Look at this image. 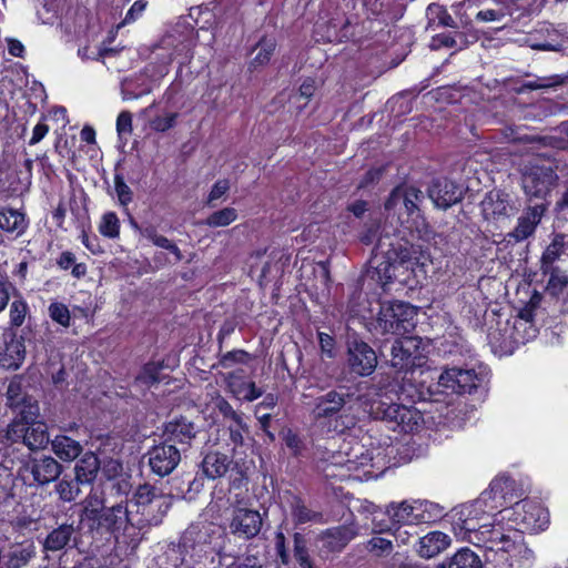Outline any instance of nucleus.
<instances>
[{
	"label": "nucleus",
	"mask_w": 568,
	"mask_h": 568,
	"mask_svg": "<svg viewBox=\"0 0 568 568\" xmlns=\"http://www.w3.org/2000/svg\"><path fill=\"white\" fill-rule=\"evenodd\" d=\"M213 405L214 408L223 415V417L230 418L234 423H241L242 415L236 413L231 404L216 392L215 396L213 397Z\"/></svg>",
	"instance_id": "nucleus-53"
},
{
	"label": "nucleus",
	"mask_w": 568,
	"mask_h": 568,
	"mask_svg": "<svg viewBox=\"0 0 568 568\" xmlns=\"http://www.w3.org/2000/svg\"><path fill=\"white\" fill-rule=\"evenodd\" d=\"M196 426L185 417L175 418L165 424L163 430V440L169 444H180L183 447L181 452L191 445L196 437Z\"/></svg>",
	"instance_id": "nucleus-20"
},
{
	"label": "nucleus",
	"mask_w": 568,
	"mask_h": 568,
	"mask_svg": "<svg viewBox=\"0 0 568 568\" xmlns=\"http://www.w3.org/2000/svg\"><path fill=\"white\" fill-rule=\"evenodd\" d=\"M23 402L21 383L11 381L7 388V404L12 408H18Z\"/></svg>",
	"instance_id": "nucleus-55"
},
{
	"label": "nucleus",
	"mask_w": 568,
	"mask_h": 568,
	"mask_svg": "<svg viewBox=\"0 0 568 568\" xmlns=\"http://www.w3.org/2000/svg\"><path fill=\"white\" fill-rule=\"evenodd\" d=\"M99 231L103 236L115 239L120 234V220L114 212H108L102 215Z\"/></svg>",
	"instance_id": "nucleus-48"
},
{
	"label": "nucleus",
	"mask_w": 568,
	"mask_h": 568,
	"mask_svg": "<svg viewBox=\"0 0 568 568\" xmlns=\"http://www.w3.org/2000/svg\"><path fill=\"white\" fill-rule=\"evenodd\" d=\"M161 371L162 365L160 363H148L135 377L134 384L149 388L162 381Z\"/></svg>",
	"instance_id": "nucleus-43"
},
{
	"label": "nucleus",
	"mask_w": 568,
	"mask_h": 568,
	"mask_svg": "<svg viewBox=\"0 0 568 568\" xmlns=\"http://www.w3.org/2000/svg\"><path fill=\"white\" fill-rule=\"evenodd\" d=\"M32 541L16 542L2 554L1 568H23L36 557Z\"/></svg>",
	"instance_id": "nucleus-22"
},
{
	"label": "nucleus",
	"mask_w": 568,
	"mask_h": 568,
	"mask_svg": "<svg viewBox=\"0 0 568 568\" xmlns=\"http://www.w3.org/2000/svg\"><path fill=\"white\" fill-rule=\"evenodd\" d=\"M448 568H483L480 557L468 547L460 548L449 559Z\"/></svg>",
	"instance_id": "nucleus-39"
},
{
	"label": "nucleus",
	"mask_w": 568,
	"mask_h": 568,
	"mask_svg": "<svg viewBox=\"0 0 568 568\" xmlns=\"http://www.w3.org/2000/svg\"><path fill=\"white\" fill-rule=\"evenodd\" d=\"M348 365L353 373L368 376L376 368V353L367 343L353 341L348 345Z\"/></svg>",
	"instance_id": "nucleus-16"
},
{
	"label": "nucleus",
	"mask_w": 568,
	"mask_h": 568,
	"mask_svg": "<svg viewBox=\"0 0 568 568\" xmlns=\"http://www.w3.org/2000/svg\"><path fill=\"white\" fill-rule=\"evenodd\" d=\"M424 202L425 194L420 189L400 184L390 192L384 206L387 212L396 213L402 223L405 222L403 217L406 215V222L412 221L416 225L419 237H423L428 233V225L422 212Z\"/></svg>",
	"instance_id": "nucleus-3"
},
{
	"label": "nucleus",
	"mask_w": 568,
	"mask_h": 568,
	"mask_svg": "<svg viewBox=\"0 0 568 568\" xmlns=\"http://www.w3.org/2000/svg\"><path fill=\"white\" fill-rule=\"evenodd\" d=\"M129 527H132L131 509L128 500H121L110 507L106 506L89 526V529L109 532L118 537L124 534Z\"/></svg>",
	"instance_id": "nucleus-11"
},
{
	"label": "nucleus",
	"mask_w": 568,
	"mask_h": 568,
	"mask_svg": "<svg viewBox=\"0 0 568 568\" xmlns=\"http://www.w3.org/2000/svg\"><path fill=\"white\" fill-rule=\"evenodd\" d=\"M568 81L566 74H552L548 77H538L532 81L524 82L523 85L517 90L518 93H523L527 90H539V89H551L565 84Z\"/></svg>",
	"instance_id": "nucleus-42"
},
{
	"label": "nucleus",
	"mask_w": 568,
	"mask_h": 568,
	"mask_svg": "<svg viewBox=\"0 0 568 568\" xmlns=\"http://www.w3.org/2000/svg\"><path fill=\"white\" fill-rule=\"evenodd\" d=\"M114 189L121 205H128L132 201V191L119 174L114 176Z\"/></svg>",
	"instance_id": "nucleus-58"
},
{
	"label": "nucleus",
	"mask_w": 568,
	"mask_h": 568,
	"mask_svg": "<svg viewBox=\"0 0 568 568\" xmlns=\"http://www.w3.org/2000/svg\"><path fill=\"white\" fill-rule=\"evenodd\" d=\"M351 395L346 392L331 389L314 400L312 415L316 422L327 420L328 430L343 434L355 426V418L344 408Z\"/></svg>",
	"instance_id": "nucleus-5"
},
{
	"label": "nucleus",
	"mask_w": 568,
	"mask_h": 568,
	"mask_svg": "<svg viewBox=\"0 0 568 568\" xmlns=\"http://www.w3.org/2000/svg\"><path fill=\"white\" fill-rule=\"evenodd\" d=\"M62 465L48 455H34L23 459L18 475L29 486H45L57 480Z\"/></svg>",
	"instance_id": "nucleus-9"
},
{
	"label": "nucleus",
	"mask_w": 568,
	"mask_h": 568,
	"mask_svg": "<svg viewBox=\"0 0 568 568\" xmlns=\"http://www.w3.org/2000/svg\"><path fill=\"white\" fill-rule=\"evenodd\" d=\"M14 476L10 468L0 463V515L8 513V508L14 503Z\"/></svg>",
	"instance_id": "nucleus-33"
},
{
	"label": "nucleus",
	"mask_w": 568,
	"mask_h": 568,
	"mask_svg": "<svg viewBox=\"0 0 568 568\" xmlns=\"http://www.w3.org/2000/svg\"><path fill=\"white\" fill-rule=\"evenodd\" d=\"M395 267V263L390 262V256H388L386 261L377 264L376 273L384 288L394 278Z\"/></svg>",
	"instance_id": "nucleus-57"
},
{
	"label": "nucleus",
	"mask_w": 568,
	"mask_h": 568,
	"mask_svg": "<svg viewBox=\"0 0 568 568\" xmlns=\"http://www.w3.org/2000/svg\"><path fill=\"white\" fill-rule=\"evenodd\" d=\"M99 469L100 460L98 456L91 452L85 453L75 464V478L81 484H90L97 478Z\"/></svg>",
	"instance_id": "nucleus-32"
},
{
	"label": "nucleus",
	"mask_w": 568,
	"mask_h": 568,
	"mask_svg": "<svg viewBox=\"0 0 568 568\" xmlns=\"http://www.w3.org/2000/svg\"><path fill=\"white\" fill-rule=\"evenodd\" d=\"M524 510L523 523L526 528L534 531L544 530L549 524V514L538 504L524 503L521 506Z\"/></svg>",
	"instance_id": "nucleus-30"
},
{
	"label": "nucleus",
	"mask_w": 568,
	"mask_h": 568,
	"mask_svg": "<svg viewBox=\"0 0 568 568\" xmlns=\"http://www.w3.org/2000/svg\"><path fill=\"white\" fill-rule=\"evenodd\" d=\"M248 353L243 349H234L223 354L220 358V365L223 368H231L235 364L246 363Z\"/></svg>",
	"instance_id": "nucleus-56"
},
{
	"label": "nucleus",
	"mask_w": 568,
	"mask_h": 568,
	"mask_svg": "<svg viewBox=\"0 0 568 568\" xmlns=\"http://www.w3.org/2000/svg\"><path fill=\"white\" fill-rule=\"evenodd\" d=\"M416 508L417 500L392 503L387 506L386 514L394 526H416L419 525Z\"/></svg>",
	"instance_id": "nucleus-25"
},
{
	"label": "nucleus",
	"mask_w": 568,
	"mask_h": 568,
	"mask_svg": "<svg viewBox=\"0 0 568 568\" xmlns=\"http://www.w3.org/2000/svg\"><path fill=\"white\" fill-rule=\"evenodd\" d=\"M291 508H292V517L296 525H303V524H307V523H317V524L325 523L322 513L312 510L298 497L294 498Z\"/></svg>",
	"instance_id": "nucleus-38"
},
{
	"label": "nucleus",
	"mask_w": 568,
	"mask_h": 568,
	"mask_svg": "<svg viewBox=\"0 0 568 568\" xmlns=\"http://www.w3.org/2000/svg\"><path fill=\"white\" fill-rule=\"evenodd\" d=\"M0 229L8 233L20 235L27 229L26 217L17 210L6 209L0 211Z\"/></svg>",
	"instance_id": "nucleus-37"
},
{
	"label": "nucleus",
	"mask_w": 568,
	"mask_h": 568,
	"mask_svg": "<svg viewBox=\"0 0 568 568\" xmlns=\"http://www.w3.org/2000/svg\"><path fill=\"white\" fill-rule=\"evenodd\" d=\"M133 506L135 510H131L132 528L143 529L161 524L171 507V501L155 487L144 484L136 488Z\"/></svg>",
	"instance_id": "nucleus-4"
},
{
	"label": "nucleus",
	"mask_w": 568,
	"mask_h": 568,
	"mask_svg": "<svg viewBox=\"0 0 568 568\" xmlns=\"http://www.w3.org/2000/svg\"><path fill=\"white\" fill-rule=\"evenodd\" d=\"M49 314L52 321L68 327L70 325V311L63 303H52L49 306Z\"/></svg>",
	"instance_id": "nucleus-54"
},
{
	"label": "nucleus",
	"mask_w": 568,
	"mask_h": 568,
	"mask_svg": "<svg viewBox=\"0 0 568 568\" xmlns=\"http://www.w3.org/2000/svg\"><path fill=\"white\" fill-rule=\"evenodd\" d=\"M263 518L258 510L234 507L229 519L230 534L237 539L251 540L262 530Z\"/></svg>",
	"instance_id": "nucleus-12"
},
{
	"label": "nucleus",
	"mask_w": 568,
	"mask_h": 568,
	"mask_svg": "<svg viewBox=\"0 0 568 568\" xmlns=\"http://www.w3.org/2000/svg\"><path fill=\"white\" fill-rule=\"evenodd\" d=\"M481 211L486 220L501 221L516 214L510 195L501 191L488 192L480 202Z\"/></svg>",
	"instance_id": "nucleus-17"
},
{
	"label": "nucleus",
	"mask_w": 568,
	"mask_h": 568,
	"mask_svg": "<svg viewBox=\"0 0 568 568\" xmlns=\"http://www.w3.org/2000/svg\"><path fill=\"white\" fill-rule=\"evenodd\" d=\"M182 545L192 556L213 564L224 548V535L214 524L191 525L182 536Z\"/></svg>",
	"instance_id": "nucleus-6"
},
{
	"label": "nucleus",
	"mask_w": 568,
	"mask_h": 568,
	"mask_svg": "<svg viewBox=\"0 0 568 568\" xmlns=\"http://www.w3.org/2000/svg\"><path fill=\"white\" fill-rule=\"evenodd\" d=\"M534 50L560 51L564 48V37L550 24L544 23L535 33L527 37L526 41Z\"/></svg>",
	"instance_id": "nucleus-21"
},
{
	"label": "nucleus",
	"mask_w": 568,
	"mask_h": 568,
	"mask_svg": "<svg viewBox=\"0 0 568 568\" xmlns=\"http://www.w3.org/2000/svg\"><path fill=\"white\" fill-rule=\"evenodd\" d=\"M230 465L231 459L227 455L220 452H210L204 456L201 468L207 478L216 479L226 474Z\"/></svg>",
	"instance_id": "nucleus-29"
},
{
	"label": "nucleus",
	"mask_w": 568,
	"mask_h": 568,
	"mask_svg": "<svg viewBox=\"0 0 568 568\" xmlns=\"http://www.w3.org/2000/svg\"><path fill=\"white\" fill-rule=\"evenodd\" d=\"M547 205L545 202L529 205L518 217L516 227L507 234L508 242L520 243L530 237L540 223Z\"/></svg>",
	"instance_id": "nucleus-15"
},
{
	"label": "nucleus",
	"mask_w": 568,
	"mask_h": 568,
	"mask_svg": "<svg viewBox=\"0 0 568 568\" xmlns=\"http://www.w3.org/2000/svg\"><path fill=\"white\" fill-rule=\"evenodd\" d=\"M4 349L0 357V363L8 369H18L26 357V346L22 337H18L13 332L4 334Z\"/></svg>",
	"instance_id": "nucleus-23"
},
{
	"label": "nucleus",
	"mask_w": 568,
	"mask_h": 568,
	"mask_svg": "<svg viewBox=\"0 0 568 568\" xmlns=\"http://www.w3.org/2000/svg\"><path fill=\"white\" fill-rule=\"evenodd\" d=\"M293 555L301 568H314L307 547V539L301 532H294L293 535Z\"/></svg>",
	"instance_id": "nucleus-44"
},
{
	"label": "nucleus",
	"mask_w": 568,
	"mask_h": 568,
	"mask_svg": "<svg viewBox=\"0 0 568 568\" xmlns=\"http://www.w3.org/2000/svg\"><path fill=\"white\" fill-rule=\"evenodd\" d=\"M542 275H549L546 291L551 296H558L568 287V275L559 267L540 268Z\"/></svg>",
	"instance_id": "nucleus-41"
},
{
	"label": "nucleus",
	"mask_w": 568,
	"mask_h": 568,
	"mask_svg": "<svg viewBox=\"0 0 568 568\" xmlns=\"http://www.w3.org/2000/svg\"><path fill=\"white\" fill-rule=\"evenodd\" d=\"M49 443L47 427L43 423H30L23 444L31 450L43 448Z\"/></svg>",
	"instance_id": "nucleus-40"
},
{
	"label": "nucleus",
	"mask_w": 568,
	"mask_h": 568,
	"mask_svg": "<svg viewBox=\"0 0 568 568\" xmlns=\"http://www.w3.org/2000/svg\"><path fill=\"white\" fill-rule=\"evenodd\" d=\"M230 189V183L227 180H219L216 181L209 194L207 204L213 205V202L221 199Z\"/></svg>",
	"instance_id": "nucleus-64"
},
{
	"label": "nucleus",
	"mask_w": 568,
	"mask_h": 568,
	"mask_svg": "<svg viewBox=\"0 0 568 568\" xmlns=\"http://www.w3.org/2000/svg\"><path fill=\"white\" fill-rule=\"evenodd\" d=\"M237 219V212L233 207H224L211 213L204 224L210 227L227 226Z\"/></svg>",
	"instance_id": "nucleus-47"
},
{
	"label": "nucleus",
	"mask_w": 568,
	"mask_h": 568,
	"mask_svg": "<svg viewBox=\"0 0 568 568\" xmlns=\"http://www.w3.org/2000/svg\"><path fill=\"white\" fill-rule=\"evenodd\" d=\"M416 307L405 302L383 303L375 322L381 334L404 336L415 327Z\"/></svg>",
	"instance_id": "nucleus-8"
},
{
	"label": "nucleus",
	"mask_w": 568,
	"mask_h": 568,
	"mask_svg": "<svg viewBox=\"0 0 568 568\" xmlns=\"http://www.w3.org/2000/svg\"><path fill=\"white\" fill-rule=\"evenodd\" d=\"M427 29L457 28V23L447 9L438 3H430L426 9Z\"/></svg>",
	"instance_id": "nucleus-35"
},
{
	"label": "nucleus",
	"mask_w": 568,
	"mask_h": 568,
	"mask_svg": "<svg viewBox=\"0 0 568 568\" xmlns=\"http://www.w3.org/2000/svg\"><path fill=\"white\" fill-rule=\"evenodd\" d=\"M132 114L129 111H122L116 119V132L119 136L132 133Z\"/></svg>",
	"instance_id": "nucleus-60"
},
{
	"label": "nucleus",
	"mask_w": 568,
	"mask_h": 568,
	"mask_svg": "<svg viewBox=\"0 0 568 568\" xmlns=\"http://www.w3.org/2000/svg\"><path fill=\"white\" fill-rule=\"evenodd\" d=\"M357 528L354 525H342L322 531L317 539L321 542V550L328 552L342 551L355 537Z\"/></svg>",
	"instance_id": "nucleus-18"
},
{
	"label": "nucleus",
	"mask_w": 568,
	"mask_h": 568,
	"mask_svg": "<svg viewBox=\"0 0 568 568\" xmlns=\"http://www.w3.org/2000/svg\"><path fill=\"white\" fill-rule=\"evenodd\" d=\"M416 347L409 337L396 339L390 348V365L397 371H405L414 365L412 348Z\"/></svg>",
	"instance_id": "nucleus-27"
},
{
	"label": "nucleus",
	"mask_w": 568,
	"mask_h": 568,
	"mask_svg": "<svg viewBox=\"0 0 568 568\" xmlns=\"http://www.w3.org/2000/svg\"><path fill=\"white\" fill-rule=\"evenodd\" d=\"M28 304L22 298L13 300L10 305V324L11 326L19 327L23 324L28 313Z\"/></svg>",
	"instance_id": "nucleus-51"
},
{
	"label": "nucleus",
	"mask_w": 568,
	"mask_h": 568,
	"mask_svg": "<svg viewBox=\"0 0 568 568\" xmlns=\"http://www.w3.org/2000/svg\"><path fill=\"white\" fill-rule=\"evenodd\" d=\"M146 457L151 471L159 477H165L180 464L181 449L163 440L149 449Z\"/></svg>",
	"instance_id": "nucleus-14"
},
{
	"label": "nucleus",
	"mask_w": 568,
	"mask_h": 568,
	"mask_svg": "<svg viewBox=\"0 0 568 568\" xmlns=\"http://www.w3.org/2000/svg\"><path fill=\"white\" fill-rule=\"evenodd\" d=\"M79 484L81 483L77 478L72 479L64 476L55 485V491L59 495V498L64 503H71L75 500L81 491Z\"/></svg>",
	"instance_id": "nucleus-46"
},
{
	"label": "nucleus",
	"mask_w": 568,
	"mask_h": 568,
	"mask_svg": "<svg viewBox=\"0 0 568 568\" xmlns=\"http://www.w3.org/2000/svg\"><path fill=\"white\" fill-rule=\"evenodd\" d=\"M371 415L375 419L383 420L389 429L399 433H413L424 422L422 413L414 406L384 400L372 403Z\"/></svg>",
	"instance_id": "nucleus-7"
},
{
	"label": "nucleus",
	"mask_w": 568,
	"mask_h": 568,
	"mask_svg": "<svg viewBox=\"0 0 568 568\" xmlns=\"http://www.w3.org/2000/svg\"><path fill=\"white\" fill-rule=\"evenodd\" d=\"M515 481L506 476L496 477L484 490L479 498L473 504L464 506L454 525L463 524V519L475 518V521L483 519V515H489L494 511L506 509L513 504L518 505L514 496Z\"/></svg>",
	"instance_id": "nucleus-2"
},
{
	"label": "nucleus",
	"mask_w": 568,
	"mask_h": 568,
	"mask_svg": "<svg viewBox=\"0 0 568 568\" xmlns=\"http://www.w3.org/2000/svg\"><path fill=\"white\" fill-rule=\"evenodd\" d=\"M275 551L283 566H287L291 562V557L286 548V538L283 531L275 532Z\"/></svg>",
	"instance_id": "nucleus-59"
},
{
	"label": "nucleus",
	"mask_w": 568,
	"mask_h": 568,
	"mask_svg": "<svg viewBox=\"0 0 568 568\" xmlns=\"http://www.w3.org/2000/svg\"><path fill=\"white\" fill-rule=\"evenodd\" d=\"M226 568H263L260 559L255 555H244L237 558Z\"/></svg>",
	"instance_id": "nucleus-63"
},
{
	"label": "nucleus",
	"mask_w": 568,
	"mask_h": 568,
	"mask_svg": "<svg viewBox=\"0 0 568 568\" xmlns=\"http://www.w3.org/2000/svg\"><path fill=\"white\" fill-rule=\"evenodd\" d=\"M284 443L286 447L292 452L293 455L297 456L302 453L304 449V443L303 440L293 433L291 429H288L284 435Z\"/></svg>",
	"instance_id": "nucleus-61"
},
{
	"label": "nucleus",
	"mask_w": 568,
	"mask_h": 568,
	"mask_svg": "<svg viewBox=\"0 0 568 568\" xmlns=\"http://www.w3.org/2000/svg\"><path fill=\"white\" fill-rule=\"evenodd\" d=\"M21 419L12 422L3 435L8 440L19 442L24 440L26 433L31 422L36 420L38 415V407L34 405H24L19 412Z\"/></svg>",
	"instance_id": "nucleus-28"
},
{
	"label": "nucleus",
	"mask_w": 568,
	"mask_h": 568,
	"mask_svg": "<svg viewBox=\"0 0 568 568\" xmlns=\"http://www.w3.org/2000/svg\"><path fill=\"white\" fill-rule=\"evenodd\" d=\"M75 527L73 524H61L53 528L44 538L43 550L57 552L67 549L72 542H75Z\"/></svg>",
	"instance_id": "nucleus-24"
},
{
	"label": "nucleus",
	"mask_w": 568,
	"mask_h": 568,
	"mask_svg": "<svg viewBox=\"0 0 568 568\" xmlns=\"http://www.w3.org/2000/svg\"><path fill=\"white\" fill-rule=\"evenodd\" d=\"M452 538L445 532L432 531L419 538L417 552L420 557L429 559L446 550Z\"/></svg>",
	"instance_id": "nucleus-26"
},
{
	"label": "nucleus",
	"mask_w": 568,
	"mask_h": 568,
	"mask_svg": "<svg viewBox=\"0 0 568 568\" xmlns=\"http://www.w3.org/2000/svg\"><path fill=\"white\" fill-rule=\"evenodd\" d=\"M567 246L568 236L562 233L555 234L551 242L541 254L540 268L557 267L555 263L565 253Z\"/></svg>",
	"instance_id": "nucleus-31"
},
{
	"label": "nucleus",
	"mask_w": 568,
	"mask_h": 568,
	"mask_svg": "<svg viewBox=\"0 0 568 568\" xmlns=\"http://www.w3.org/2000/svg\"><path fill=\"white\" fill-rule=\"evenodd\" d=\"M51 445L54 454L63 460H73L82 452V446L79 442L64 435L55 436Z\"/></svg>",
	"instance_id": "nucleus-36"
},
{
	"label": "nucleus",
	"mask_w": 568,
	"mask_h": 568,
	"mask_svg": "<svg viewBox=\"0 0 568 568\" xmlns=\"http://www.w3.org/2000/svg\"><path fill=\"white\" fill-rule=\"evenodd\" d=\"M366 549L373 555L382 557L393 551V542L383 537H373L367 541Z\"/></svg>",
	"instance_id": "nucleus-52"
},
{
	"label": "nucleus",
	"mask_w": 568,
	"mask_h": 568,
	"mask_svg": "<svg viewBox=\"0 0 568 568\" xmlns=\"http://www.w3.org/2000/svg\"><path fill=\"white\" fill-rule=\"evenodd\" d=\"M487 382L488 373L485 369L476 373L475 369L453 367L445 369L438 377L439 386L456 394H471L486 386Z\"/></svg>",
	"instance_id": "nucleus-10"
},
{
	"label": "nucleus",
	"mask_w": 568,
	"mask_h": 568,
	"mask_svg": "<svg viewBox=\"0 0 568 568\" xmlns=\"http://www.w3.org/2000/svg\"><path fill=\"white\" fill-rule=\"evenodd\" d=\"M230 430V440L234 445V447L242 446L244 442L243 433L247 430L246 425L243 422V417L241 418V423H234V425L229 426Z\"/></svg>",
	"instance_id": "nucleus-62"
},
{
	"label": "nucleus",
	"mask_w": 568,
	"mask_h": 568,
	"mask_svg": "<svg viewBox=\"0 0 568 568\" xmlns=\"http://www.w3.org/2000/svg\"><path fill=\"white\" fill-rule=\"evenodd\" d=\"M557 176L552 169L539 165L526 166L521 178L525 194L544 200L555 184Z\"/></svg>",
	"instance_id": "nucleus-13"
},
{
	"label": "nucleus",
	"mask_w": 568,
	"mask_h": 568,
	"mask_svg": "<svg viewBox=\"0 0 568 568\" xmlns=\"http://www.w3.org/2000/svg\"><path fill=\"white\" fill-rule=\"evenodd\" d=\"M275 40L263 38L257 44V53L253 59V64L264 65L270 62L275 51Z\"/></svg>",
	"instance_id": "nucleus-50"
},
{
	"label": "nucleus",
	"mask_w": 568,
	"mask_h": 568,
	"mask_svg": "<svg viewBox=\"0 0 568 568\" xmlns=\"http://www.w3.org/2000/svg\"><path fill=\"white\" fill-rule=\"evenodd\" d=\"M428 196L437 209L447 210L463 199V191L448 179H437L428 187Z\"/></svg>",
	"instance_id": "nucleus-19"
},
{
	"label": "nucleus",
	"mask_w": 568,
	"mask_h": 568,
	"mask_svg": "<svg viewBox=\"0 0 568 568\" xmlns=\"http://www.w3.org/2000/svg\"><path fill=\"white\" fill-rule=\"evenodd\" d=\"M232 392L239 398L247 402H253L262 396L263 392L256 387L254 382H241L237 385H231Z\"/></svg>",
	"instance_id": "nucleus-49"
},
{
	"label": "nucleus",
	"mask_w": 568,
	"mask_h": 568,
	"mask_svg": "<svg viewBox=\"0 0 568 568\" xmlns=\"http://www.w3.org/2000/svg\"><path fill=\"white\" fill-rule=\"evenodd\" d=\"M457 528L464 532L465 539L487 551L510 556L523 552L527 556L532 555L525 545L524 532L520 529L505 528L500 523L480 525L479 520L475 521V518L463 519V524L454 525V529Z\"/></svg>",
	"instance_id": "nucleus-1"
},
{
	"label": "nucleus",
	"mask_w": 568,
	"mask_h": 568,
	"mask_svg": "<svg viewBox=\"0 0 568 568\" xmlns=\"http://www.w3.org/2000/svg\"><path fill=\"white\" fill-rule=\"evenodd\" d=\"M82 505L83 509L81 514V519L88 525V527L106 507L103 493L98 489H92L83 500Z\"/></svg>",
	"instance_id": "nucleus-34"
},
{
	"label": "nucleus",
	"mask_w": 568,
	"mask_h": 568,
	"mask_svg": "<svg viewBox=\"0 0 568 568\" xmlns=\"http://www.w3.org/2000/svg\"><path fill=\"white\" fill-rule=\"evenodd\" d=\"M417 500V514L419 524H426L437 520L443 516L444 508L438 504L428 500Z\"/></svg>",
	"instance_id": "nucleus-45"
}]
</instances>
